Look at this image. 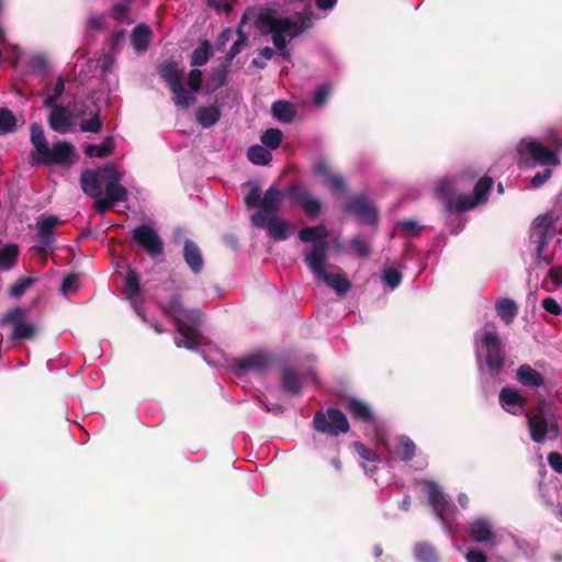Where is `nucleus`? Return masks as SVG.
<instances>
[{
    "mask_svg": "<svg viewBox=\"0 0 562 562\" xmlns=\"http://www.w3.org/2000/svg\"><path fill=\"white\" fill-rule=\"evenodd\" d=\"M167 313L177 326L175 335L177 347L201 353L211 367L220 368L226 364L227 361L223 350L200 333L201 316L198 310H186L181 305L180 297L175 296L168 304Z\"/></svg>",
    "mask_w": 562,
    "mask_h": 562,
    "instance_id": "obj_1",
    "label": "nucleus"
},
{
    "mask_svg": "<svg viewBox=\"0 0 562 562\" xmlns=\"http://www.w3.org/2000/svg\"><path fill=\"white\" fill-rule=\"evenodd\" d=\"M255 23L262 35H270L278 53L288 58V41H292L310 30L314 23V14L304 10L292 16H281L277 8L266 5L259 10Z\"/></svg>",
    "mask_w": 562,
    "mask_h": 562,
    "instance_id": "obj_2",
    "label": "nucleus"
},
{
    "mask_svg": "<svg viewBox=\"0 0 562 562\" xmlns=\"http://www.w3.org/2000/svg\"><path fill=\"white\" fill-rule=\"evenodd\" d=\"M474 351L481 382L496 380L503 372L506 352L499 334L494 329H481L474 334Z\"/></svg>",
    "mask_w": 562,
    "mask_h": 562,
    "instance_id": "obj_3",
    "label": "nucleus"
},
{
    "mask_svg": "<svg viewBox=\"0 0 562 562\" xmlns=\"http://www.w3.org/2000/svg\"><path fill=\"white\" fill-rule=\"evenodd\" d=\"M30 132L31 143L34 147L31 154V164L33 166H68L72 162L75 147L70 143L58 140L50 147L40 123H32Z\"/></svg>",
    "mask_w": 562,
    "mask_h": 562,
    "instance_id": "obj_4",
    "label": "nucleus"
},
{
    "mask_svg": "<svg viewBox=\"0 0 562 562\" xmlns=\"http://www.w3.org/2000/svg\"><path fill=\"white\" fill-rule=\"evenodd\" d=\"M328 229L325 225L307 226L299 232V238L303 243H310L304 251V262L314 276H322L328 260L329 245L326 241Z\"/></svg>",
    "mask_w": 562,
    "mask_h": 562,
    "instance_id": "obj_5",
    "label": "nucleus"
},
{
    "mask_svg": "<svg viewBox=\"0 0 562 562\" xmlns=\"http://www.w3.org/2000/svg\"><path fill=\"white\" fill-rule=\"evenodd\" d=\"M423 485L436 518L449 538L453 539L459 530L460 515L456 505L435 481L424 480Z\"/></svg>",
    "mask_w": 562,
    "mask_h": 562,
    "instance_id": "obj_6",
    "label": "nucleus"
},
{
    "mask_svg": "<svg viewBox=\"0 0 562 562\" xmlns=\"http://www.w3.org/2000/svg\"><path fill=\"white\" fill-rule=\"evenodd\" d=\"M516 151L519 156L520 162L528 165L529 159L532 165L543 168H555L560 166L561 159L555 148L546 147L539 140L532 137H524L516 145Z\"/></svg>",
    "mask_w": 562,
    "mask_h": 562,
    "instance_id": "obj_7",
    "label": "nucleus"
},
{
    "mask_svg": "<svg viewBox=\"0 0 562 562\" xmlns=\"http://www.w3.org/2000/svg\"><path fill=\"white\" fill-rule=\"evenodd\" d=\"M527 426L531 439L537 443L554 440L559 436V425L553 415H549L544 405H539L535 411L526 414Z\"/></svg>",
    "mask_w": 562,
    "mask_h": 562,
    "instance_id": "obj_8",
    "label": "nucleus"
},
{
    "mask_svg": "<svg viewBox=\"0 0 562 562\" xmlns=\"http://www.w3.org/2000/svg\"><path fill=\"white\" fill-rule=\"evenodd\" d=\"M472 540L488 548L499 546L506 535L505 530L496 528L494 522L486 517H475L468 528Z\"/></svg>",
    "mask_w": 562,
    "mask_h": 562,
    "instance_id": "obj_9",
    "label": "nucleus"
},
{
    "mask_svg": "<svg viewBox=\"0 0 562 562\" xmlns=\"http://www.w3.org/2000/svg\"><path fill=\"white\" fill-rule=\"evenodd\" d=\"M314 428L322 434L338 436L349 430V422L344 413L336 408L318 411L313 419Z\"/></svg>",
    "mask_w": 562,
    "mask_h": 562,
    "instance_id": "obj_10",
    "label": "nucleus"
},
{
    "mask_svg": "<svg viewBox=\"0 0 562 562\" xmlns=\"http://www.w3.org/2000/svg\"><path fill=\"white\" fill-rule=\"evenodd\" d=\"M132 237L151 258H156L164 252V241L161 237L156 229L148 224L135 227L132 232Z\"/></svg>",
    "mask_w": 562,
    "mask_h": 562,
    "instance_id": "obj_11",
    "label": "nucleus"
},
{
    "mask_svg": "<svg viewBox=\"0 0 562 562\" xmlns=\"http://www.w3.org/2000/svg\"><path fill=\"white\" fill-rule=\"evenodd\" d=\"M251 223L258 228H266L270 237L278 241L286 240L293 231V226L285 221L276 215L267 217L262 212L254 213L251 215Z\"/></svg>",
    "mask_w": 562,
    "mask_h": 562,
    "instance_id": "obj_12",
    "label": "nucleus"
},
{
    "mask_svg": "<svg viewBox=\"0 0 562 562\" xmlns=\"http://www.w3.org/2000/svg\"><path fill=\"white\" fill-rule=\"evenodd\" d=\"M345 211L355 214L361 223L367 225L375 224L379 218L376 207L363 194L351 198L346 203Z\"/></svg>",
    "mask_w": 562,
    "mask_h": 562,
    "instance_id": "obj_13",
    "label": "nucleus"
},
{
    "mask_svg": "<svg viewBox=\"0 0 562 562\" xmlns=\"http://www.w3.org/2000/svg\"><path fill=\"white\" fill-rule=\"evenodd\" d=\"M286 194L293 203L299 204L310 216L317 215L322 210V201L301 184L290 186Z\"/></svg>",
    "mask_w": 562,
    "mask_h": 562,
    "instance_id": "obj_14",
    "label": "nucleus"
},
{
    "mask_svg": "<svg viewBox=\"0 0 562 562\" xmlns=\"http://www.w3.org/2000/svg\"><path fill=\"white\" fill-rule=\"evenodd\" d=\"M501 407L508 414L519 416L525 413L527 403L521 392L513 386H504L498 394Z\"/></svg>",
    "mask_w": 562,
    "mask_h": 562,
    "instance_id": "obj_15",
    "label": "nucleus"
},
{
    "mask_svg": "<svg viewBox=\"0 0 562 562\" xmlns=\"http://www.w3.org/2000/svg\"><path fill=\"white\" fill-rule=\"evenodd\" d=\"M48 108L50 109L48 115L49 127L59 134H66L70 132L74 125V117L71 112L67 108L59 104Z\"/></svg>",
    "mask_w": 562,
    "mask_h": 562,
    "instance_id": "obj_16",
    "label": "nucleus"
},
{
    "mask_svg": "<svg viewBox=\"0 0 562 562\" xmlns=\"http://www.w3.org/2000/svg\"><path fill=\"white\" fill-rule=\"evenodd\" d=\"M127 199V190L120 183L106 182L105 193L101 195L97 203L99 212L103 213L111 209L114 203L123 202Z\"/></svg>",
    "mask_w": 562,
    "mask_h": 562,
    "instance_id": "obj_17",
    "label": "nucleus"
},
{
    "mask_svg": "<svg viewBox=\"0 0 562 562\" xmlns=\"http://www.w3.org/2000/svg\"><path fill=\"white\" fill-rule=\"evenodd\" d=\"M346 407L355 419L374 427L376 426L378 422L374 412L367 402L350 397Z\"/></svg>",
    "mask_w": 562,
    "mask_h": 562,
    "instance_id": "obj_18",
    "label": "nucleus"
},
{
    "mask_svg": "<svg viewBox=\"0 0 562 562\" xmlns=\"http://www.w3.org/2000/svg\"><path fill=\"white\" fill-rule=\"evenodd\" d=\"M58 223L59 220L56 216L41 217L37 221L36 229L40 250L45 251L50 246L53 241L54 229Z\"/></svg>",
    "mask_w": 562,
    "mask_h": 562,
    "instance_id": "obj_19",
    "label": "nucleus"
},
{
    "mask_svg": "<svg viewBox=\"0 0 562 562\" xmlns=\"http://www.w3.org/2000/svg\"><path fill=\"white\" fill-rule=\"evenodd\" d=\"M516 381L527 389H538L544 385L542 374L529 364H521L516 370Z\"/></svg>",
    "mask_w": 562,
    "mask_h": 562,
    "instance_id": "obj_20",
    "label": "nucleus"
},
{
    "mask_svg": "<svg viewBox=\"0 0 562 562\" xmlns=\"http://www.w3.org/2000/svg\"><path fill=\"white\" fill-rule=\"evenodd\" d=\"M183 259L194 274L201 273L204 267L202 251L200 247L189 238H187L183 244Z\"/></svg>",
    "mask_w": 562,
    "mask_h": 562,
    "instance_id": "obj_21",
    "label": "nucleus"
},
{
    "mask_svg": "<svg viewBox=\"0 0 562 562\" xmlns=\"http://www.w3.org/2000/svg\"><path fill=\"white\" fill-rule=\"evenodd\" d=\"M139 279L138 274L134 270H128L125 277V296L130 301L134 311L137 313L139 317L145 321V317L139 307Z\"/></svg>",
    "mask_w": 562,
    "mask_h": 562,
    "instance_id": "obj_22",
    "label": "nucleus"
},
{
    "mask_svg": "<svg viewBox=\"0 0 562 562\" xmlns=\"http://www.w3.org/2000/svg\"><path fill=\"white\" fill-rule=\"evenodd\" d=\"M282 193L281 191L271 186L263 194L261 199V203L259 210L257 212H262L267 217L277 215L280 204H281Z\"/></svg>",
    "mask_w": 562,
    "mask_h": 562,
    "instance_id": "obj_23",
    "label": "nucleus"
},
{
    "mask_svg": "<svg viewBox=\"0 0 562 562\" xmlns=\"http://www.w3.org/2000/svg\"><path fill=\"white\" fill-rule=\"evenodd\" d=\"M80 186L87 195L95 200L97 204L102 192L99 182V172L94 170H85L80 176Z\"/></svg>",
    "mask_w": 562,
    "mask_h": 562,
    "instance_id": "obj_24",
    "label": "nucleus"
},
{
    "mask_svg": "<svg viewBox=\"0 0 562 562\" xmlns=\"http://www.w3.org/2000/svg\"><path fill=\"white\" fill-rule=\"evenodd\" d=\"M479 203L472 194H458L451 196L446 202V210L448 212H465L476 207Z\"/></svg>",
    "mask_w": 562,
    "mask_h": 562,
    "instance_id": "obj_25",
    "label": "nucleus"
},
{
    "mask_svg": "<svg viewBox=\"0 0 562 562\" xmlns=\"http://www.w3.org/2000/svg\"><path fill=\"white\" fill-rule=\"evenodd\" d=\"M393 453L402 461H411L415 457L416 446L409 437L398 436L395 440Z\"/></svg>",
    "mask_w": 562,
    "mask_h": 562,
    "instance_id": "obj_26",
    "label": "nucleus"
},
{
    "mask_svg": "<svg viewBox=\"0 0 562 562\" xmlns=\"http://www.w3.org/2000/svg\"><path fill=\"white\" fill-rule=\"evenodd\" d=\"M315 279L323 280L327 286L334 289L339 295L347 293L350 289V283L340 273L324 271L322 276H316Z\"/></svg>",
    "mask_w": 562,
    "mask_h": 562,
    "instance_id": "obj_27",
    "label": "nucleus"
},
{
    "mask_svg": "<svg viewBox=\"0 0 562 562\" xmlns=\"http://www.w3.org/2000/svg\"><path fill=\"white\" fill-rule=\"evenodd\" d=\"M151 37V31L148 25H137L131 34V43L133 48L140 53L147 49Z\"/></svg>",
    "mask_w": 562,
    "mask_h": 562,
    "instance_id": "obj_28",
    "label": "nucleus"
},
{
    "mask_svg": "<svg viewBox=\"0 0 562 562\" xmlns=\"http://www.w3.org/2000/svg\"><path fill=\"white\" fill-rule=\"evenodd\" d=\"M196 122L204 128L214 126L221 119V111L215 105L201 106L195 114Z\"/></svg>",
    "mask_w": 562,
    "mask_h": 562,
    "instance_id": "obj_29",
    "label": "nucleus"
},
{
    "mask_svg": "<svg viewBox=\"0 0 562 562\" xmlns=\"http://www.w3.org/2000/svg\"><path fill=\"white\" fill-rule=\"evenodd\" d=\"M273 117L282 123H291L296 114L294 105L289 101H276L271 106Z\"/></svg>",
    "mask_w": 562,
    "mask_h": 562,
    "instance_id": "obj_30",
    "label": "nucleus"
},
{
    "mask_svg": "<svg viewBox=\"0 0 562 562\" xmlns=\"http://www.w3.org/2000/svg\"><path fill=\"white\" fill-rule=\"evenodd\" d=\"M535 234L538 235L537 255L540 258L547 237L552 235V228L548 216H539L535 220Z\"/></svg>",
    "mask_w": 562,
    "mask_h": 562,
    "instance_id": "obj_31",
    "label": "nucleus"
},
{
    "mask_svg": "<svg viewBox=\"0 0 562 562\" xmlns=\"http://www.w3.org/2000/svg\"><path fill=\"white\" fill-rule=\"evenodd\" d=\"M172 99L177 106L187 109L195 101V93L193 90L190 92L184 89L182 81L170 88Z\"/></svg>",
    "mask_w": 562,
    "mask_h": 562,
    "instance_id": "obj_32",
    "label": "nucleus"
},
{
    "mask_svg": "<svg viewBox=\"0 0 562 562\" xmlns=\"http://www.w3.org/2000/svg\"><path fill=\"white\" fill-rule=\"evenodd\" d=\"M114 146V138L112 136H106L99 145H88L85 149V153L88 157L104 158L112 154Z\"/></svg>",
    "mask_w": 562,
    "mask_h": 562,
    "instance_id": "obj_33",
    "label": "nucleus"
},
{
    "mask_svg": "<svg viewBox=\"0 0 562 562\" xmlns=\"http://www.w3.org/2000/svg\"><path fill=\"white\" fill-rule=\"evenodd\" d=\"M497 315L506 323L510 324L517 315V304L510 299H499L495 304Z\"/></svg>",
    "mask_w": 562,
    "mask_h": 562,
    "instance_id": "obj_34",
    "label": "nucleus"
},
{
    "mask_svg": "<svg viewBox=\"0 0 562 562\" xmlns=\"http://www.w3.org/2000/svg\"><path fill=\"white\" fill-rule=\"evenodd\" d=\"M160 77L167 82L169 88L182 81V72L173 61H166L159 68Z\"/></svg>",
    "mask_w": 562,
    "mask_h": 562,
    "instance_id": "obj_35",
    "label": "nucleus"
},
{
    "mask_svg": "<svg viewBox=\"0 0 562 562\" xmlns=\"http://www.w3.org/2000/svg\"><path fill=\"white\" fill-rule=\"evenodd\" d=\"M247 158L254 165L267 166L272 160V155L265 146L252 145L247 149Z\"/></svg>",
    "mask_w": 562,
    "mask_h": 562,
    "instance_id": "obj_36",
    "label": "nucleus"
},
{
    "mask_svg": "<svg viewBox=\"0 0 562 562\" xmlns=\"http://www.w3.org/2000/svg\"><path fill=\"white\" fill-rule=\"evenodd\" d=\"M213 55L212 45L209 41H203L191 55V65L201 67L207 64Z\"/></svg>",
    "mask_w": 562,
    "mask_h": 562,
    "instance_id": "obj_37",
    "label": "nucleus"
},
{
    "mask_svg": "<svg viewBox=\"0 0 562 562\" xmlns=\"http://www.w3.org/2000/svg\"><path fill=\"white\" fill-rule=\"evenodd\" d=\"M27 66L34 74L46 77L49 74V61L45 54L35 53L29 57Z\"/></svg>",
    "mask_w": 562,
    "mask_h": 562,
    "instance_id": "obj_38",
    "label": "nucleus"
},
{
    "mask_svg": "<svg viewBox=\"0 0 562 562\" xmlns=\"http://www.w3.org/2000/svg\"><path fill=\"white\" fill-rule=\"evenodd\" d=\"M492 187L493 179L490 177H483L476 182L472 195L479 205L487 202Z\"/></svg>",
    "mask_w": 562,
    "mask_h": 562,
    "instance_id": "obj_39",
    "label": "nucleus"
},
{
    "mask_svg": "<svg viewBox=\"0 0 562 562\" xmlns=\"http://www.w3.org/2000/svg\"><path fill=\"white\" fill-rule=\"evenodd\" d=\"M267 364L262 355L255 353L237 361V366L243 371H261Z\"/></svg>",
    "mask_w": 562,
    "mask_h": 562,
    "instance_id": "obj_40",
    "label": "nucleus"
},
{
    "mask_svg": "<svg viewBox=\"0 0 562 562\" xmlns=\"http://www.w3.org/2000/svg\"><path fill=\"white\" fill-rule=\"evenodd\" d=\"M282 387L292 395H297L301 392L300 379L297 374L289 368H285L282 372Z\"/></svg>",
    "mask_w": 562,
    "mask_h": 562,
    "instance_id": "obj_41",
    "label": "nucleus"
},
{
    "mask_svg": "<svg viewBox=\"0 0 562 562\" xmlns=\"http://www.w3.org/2000/svg\"><path fill=\"white\" fill-rule=\"evenodd\" d=\"M415 558L418 562H438V553L427 542H418L415 546Z\"/></svg>",
    "mask_w": 562,
    "mask_h": 562,
    "instance_id": "obj_42",
    "label": "nucleus"
},
{
    "mask_svg": "<svg viewBox=\"0 0 562 562\" xmlns=\"http://www.w3.org/2000/svg\"><path fill=\"white\" fill-rule=\"evenodd\" d=\"M283 133L279 128H268L261 136L260 140L267 149H277L282 143Z\"/></svg>",
    "mask_w": 562,
    "mask_h": 562,
    "instance_id": "obj_43",
    "label": "nucleus"
},
{
    "mask_svg": "<svg viewBox=\"0 0 562 562\" xmlns=\"http://www.w3.org/2000/svg\"><path fill=\"white\" fill-rule=\"evenodd\" d=\"M16 127V117L8 108H0V135H7L14 132Z\"/></svg>",
    "mask_w": 562,
    "mask_h": 562,
    "instance_id": "obj_44",
    "label": "nucleus"
},
{
    "mask_svg": "<svg viewBox=\"0 0 562 562\" xmlns=\"http://www.w3.org/2000/svg\"><path fill=\"white\" fill-rule=\"evenodd\" d=\"M18 247L13 244L5 245L0 249V268L3 270H10L15 261L18 256Z\"/></svg>",
    "mask_w": 562,
    "mask_h": 562,
    "instance_id": "obj_45",
    "label": "nucleus"
},
{
    "mask_svg": "<svg viewBox=\"0 0 562 562\" xmlns=\"http://www.w3.org/2000/svg\"><path fill=\"white\" fill-rule=\"evenodd\" d=\"M37 326L34 323H21L13 327L12 338L15 340L31 339L35 336Z\"/></svg>",
    "mask_w": 562,
    "mask_h": 562,
    "instance_id": "obj_46",
    "label": "nucleus"
},
{
    "mask_svg": "<svg viewBox=\"0 0 562 562\" xmlns=\"http://www.w3.org/2000/svg\"><path fill=\"white\" fill-rule=\"evenodd\" d=\"M381 279L386 286L395 290L401 284L403 274L394 268H385L381 272Z\"/></svg>",
    "mask_w": 562,
    "mask_h": 562,
    "instance_id": "obj_47",
    "label": "nucleus"
},
{
    "mask_svg": "<svg viewBox=\"0 0 562 562\" xmlns=\"http://www.w3.org/2000/svg\"><path fill=\"white\" fill-rule=\"evenodd\" d=\"M333 91V87L329 83H322L316 87L313 97V103L316 108H322L326 104L330 93Z\"/></svg>",
    "mask_w": 562,
    "mask_h": 562,
    "instance_id": "obj_48",
    "label": "nucleus"
},
{
    "mask_svg": "<svg viewBox=\"0 0 562 562\" xmlns=\"http://www.w3.org/2000/svg\"><path fill=\"white\" fill-rule=\"evenodd\" d=\"M228 76V66L222 65L217 68H214L211 74V80L213 83V90H217L221 87L226 85Z\"/></svg>",
    "mask_w": 562,
    "mask_h": 562,
    "instance_id": "obj_49",
    "label": "nucleus"
},
{
    "mask_svg": "<svg viewBox=\"0 0 562 562\" xmlns=\"http://www.w3.org/2000/svg\"><path fill=\"white\" fill-rule=\"evenodd\" d=\"M349 249L358 258H366L370 254L368 243L360 237H355L349 241Z\"/></svg>",
    "mask_w": 562,
    "mask_h": 562,
    "instance_id": "obj_50",
    "label": "nucleus"
},
{
    "mask_svg": "<svg viewBox=\"0 0 562 562\" xmlns=\"http://www.w3.org/2000/svg\"><path fill=\"white\" fill-rule=\"evenodd\" d=\"M353 448L363 462L380 463L379 456L363 443L356 441L353 442Z\"/></svg>",
    "mask_w": 562,
    "mask_h": 562,
    "instance_id": "obj_51",
    "label": "nucleus"
},
{
    "mask_svg": "<svg viewBox=\"0 0 562 562\" xmlns=\"http://www.w3.org/2000/svg\"><path fill=\"white\" fill-rule=\"evenodd\" d=\"M549 283H552L555 286L562 285V266L552 267L549 270L548 278L542 282V286L547 291H552V289L549 286Z\"/></svg>",
    "mask_w": 562,
    "mask_h": 562,
    "instance_id": "obj_52",
    "label": "nucleus"
},
{
    "mask_svg": "<svg viewBox=\"0 0 562 562\" xmlns=\"http://www.w3.org/2000/svg\"><path fill=\"white\" fill-rule=\"evenodd\" d=\"M65 91V82L61 77H59L54 86L53 93L47 95L44 99V106H52V105H58L57 101L61 97V94Z\"/></svg>",
    "mask_w": 562,
    "mask_h": 562,
    "instance_id": "obj_53",
    "label": "nucleus"
},
{
    "mask_svg": "<svg viewBox=\"0 0 562 562\" xmlns=\"http://www.w3.org/2000/svg\"><path fill=\"white\" fill-rule=\"evenodd\" d=\"M396 225L406 237L417 236L422 231V226L415 220H402Z\"/></svg>",
    "mask_w": 562,
    "mask_h": 562,
    "instance_id": "obj_54",
    "label": "nucleus"
},
{
    "mask_svg": "<svg viewBox=\"0 0 562 562\" xmlns=\"http://www.w3.org/2000/svg\"><path fill=\"white\" fill-rule=\"evenodd\" d=\"M246 45V37L238 31V38L233 43L225 55L226 65L231 63L241 50V48Z\"/></svg>",
    "mask_w": 562,
    "mask_h": 562,
    "instance_id": "obj_55",
    "label": "nucleus"
},
{
    "mask_svg": "<svg viewBox=\"0 0 562 562\" xmlns=\"http://www.w3.org/2000/svg\"><path fill=\"white\" fill-rule=\"evenodd\" d=\"M507 536L514 542V544L516 546V548L519 552H521L525 557H527L529 559L535 558V554L537 551L536 546H533L529 542H526L524 540H519L512 535H507Z\"/></svg>",
    "mask_w": 562,
    "mask_h": 562,
    "instance_id": "obj_56",
    "label": "nucleus"
},
{
    "mask_svg": "<svg viewBox=\"0 0 562 562\" xmlns=\"http://www.w3.org/2000/svg\"><path fill=\"white\" fill-rule=\"evenodd\" d=\"M2 323L12 324L13 327L16 326V324L24 323V311L21 307H14L8 311L2 317Z\"/></svg>",
    "mask_w": 562,
    "mask_h": 562,
    "instance_id": "obj_57",
    "label": "nucleus"
},
{
    "mask_svg": "<svg viewBox=\"0 0 562 562\" xmlns=\"http://www.w3.org/2000/svg\"><path fill=\"white\" fill-rule=\"evenodd\" d=\"M334 194L341 193L345 190V180L342 177L331 175L323 182Z\"/></svg>",
    "mask_w": 562,
    "mask_h": 562,
    "instance_id": "obj_58",
    "label": "nucleus"
},
{
    "mask_svg": "<svg viewBox=\"0 0 562 562\" xmlns=\"http://www.w3.org/2000/svg\"><path fill=\"white\" fill-rule=\"evenodd\" d=\"M33 280L31 278H23L16 281L14 284L10 286V295L14 297H20L24 294V292L32 285Z\"/></svg>",
    "mask_w": 562,
    "mask_h": 562,
    "instance_id": "obj_59",
    "label": "nucleus"
},
{
    "mask_svg": "<svg viewBox=\"0 0 562 562\" xmlns=\"http://www.w3.org/2000/svg\"><path fill=\"white\" fill-rule=\"evenodd\" d=\"M80 130L82 132H91V133L101 132L102 122L100 120L99 113H94L90 120L82 121L80 124Z\"/></svg>",
    "mask_w": 562,
    "mask_h": 562,
    "instance_id": "obj_60",
    "label": "nucleus"
},
{
    "mask_svg": "<svg viewBox=\"0 0 562 562\" xmlns=\"http://www.w3.org/2000/svg\"><path fill=\"white\" fill-rule=\"evenodd\" d=\"M552 176V168H543L542 171H538L530 179V186L532 188H539L544 184Z\"/></svg>",
    "mask_w": 562,
    "mask_h": 562,
    "instance_id": "obj_61",
    "label": "nucleus"
},
{
    "mask_svg": "<svg viewBox=\"0 0 562 562\" xmlns=\"http://www.w3.org/2000/svg\"><path fill=\"white\" fill-rule=\"evenodd\" d=\"M261 199L262 196L259 188L254 186L245 196V203L248 207H259Z\"/></svg>",
    "mask_w": 562,
    "mask_h": 562,
    "instance_id": "obj_62",
    "label": "nucleus"
},
{
    "mask_svg": "<svg viewBox=\"0 0 562 562\" xmlns=\"http://www.w3.org/2000/svg\"><path fill=\"white\" fill-rule=\"evenodd\" d=\"M78 286V277L76 274H70L63 280L60 291L65 296H67L69 293L75 292Z\"/></svg>",
    "mask_w": 562,
    "mask_h": 562,
    "instance_id": "obj_63",
    "label": "nucleus"
},
{
    "mask_svg": "<svg viewBox=\"0 0 562 562\" xmlns=\"http://www.w3.org/2000/svg\"><path fill=\"white\" fill-rule=\"evenodd\" d=\"M313 172L316 177L323 178V182L331 176L329 165L324 160L319 159L315 162Z\"/></svg>",
    "mask_w": 562,
    "mask_h": 562,
    "instance_id": "obj_64",
    "label": "nucleus"
}]
</instances>
